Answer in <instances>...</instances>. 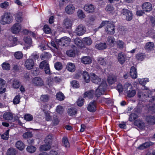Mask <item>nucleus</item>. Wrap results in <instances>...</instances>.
<instances>
[{"instance_id": "7ed1b4c3", "label": "nucleus", "mask_w": 155, "mask_h": 155, "mask_svg": "<svg viewBox=\"0 0 155 155\" xmlns=\"http://www.w3.org/2000/svg\"><path fill=\"white\" fill-rule=\"evenodd\" d=\"M124 89L125 92L127 94L128 97H133L136 94V91L133 89L132 85L129 83L125 84Z\"/></svg>"}, {"instance_id": "7c9ffc66", "label": "nucleus", "mask_w": 155, "mask_h": 155, "mask_svg": "<svg viewBox=\"0 0 155 155\" xmlns=\"http://www.w3.org/2000/svg\"><path fill=\"white\" fill-rule=\"evenodd\" d=\"M3 117L6 120H12L13 118V114L9 112L5 113L3 115Z\"/></svg>"}, {"instance_id": "bb28decb", "label": "nucleus", "mask_w": 155, "mask_h": 155, "mask_svg": "<svg viewBox=\"0 0 155 155\" xmlns=\"http://www.w3.org/2000/svg\"><path fill=\"white\" fill-rule=\"evenodd\" d=\"M95 48L99 50H103L106 49L107 48L106 43L105 42L100 43L96 45L95 46Z\"/></svg>"}, {"instance_id": "052dcab7", "label": "nucleus", "mask_w": 155, "mask_h": 155, "mask_svg": "<svg viewBox=\"0 0 155 155\" xmlns=\"http://www.w3.org/2000/svg\"><path fill=\"white\" fill-rule=\"evenodd\" d=\"M54 67L57 70H60L62 68V65L61 63L57 62L54 64Z\"/></svg>"}, {"instance_id": "20e7f679", "label": "nucleus", "mask_w": 155, "mask_h": 155, "mask_svg": "<svg viewBox=\"0 0 155 155\" xmlns=\"http://www.w3.org/2000/svg\"><path fill=\"white\" fill-rule=\"evenodd\" d=\"M107 87L106 83L105 81L101 82V85L99 86L95 91V95L97 97L103 94Z\"/></svg>"}, {"instance_id": "69168bd1", "label": "nucleus", "mask_w": 155, "mask_h": 155, "mask_svg": "<svg viewBox=\"0 0 155 155\" xmlns=\"http://www.w3.org/2000/svg\"><path fill=\"white\" fill-rule=\"evenodd\" d=\"M59 122V120L57 117V116H54L53 117V118L52 120V123L53 125H57Z\"/></svg>"}, {"instance_id": "bf43d9fd", "label": "nucleus", "mask_w": 155, "mask_h": 155, "mask_svg": "<svg viewBox=\"0 0 155 155\" xmlns=\"http://www.w3.org/2000/svg\"><path fill=\"white\" fill-rule=\"evenodd\" d=\"M25 119L27 121H30L33 119L32 116L30 114H26L24 116Z\"/></svg>"}, {"instance_id": "ea45409f", "label": "nucleus", "mask_w": 155, "mask_h": 155, "mask_svg": "<svg viewBox=\"0 0 155 155\" xmlns=\"http://www.w3.org/2000/svg\"><path fill=\"white\" fill-rule=\"evenodd\" d=\"M77 113L76 109L74 108H72L69 109L68 110V114L71 116H73L75 115Z\"/></svg>"}, {"instance_id": "72a5a7b5", "label": "nucleus", "mask_w": 155, "mask_h": 155, "mask_svg": "<svg viewBox=\"0 0 155 155\" xmlns=\"http://www.w3.org/2000/svg\"><path fill=\"white\" fill-rule=\"evenodd\" d=\"M92 41L91 39L89 37H86L83 39V44L85 46L90 45L92 44Z\"/></svg>"}, {"instance_id": "f704fd0d", "label": "nucleus", "mask_w": 155, "mask_h": 155, "mask_svg": "<svg viewBox=\"0 0 155 155\" xmlns=\"http://www.w3.org/2000/svg\"><path fill=\"white\" fill-rule=\"evenodd\" d=\"M153 143L152 142H146L140 145L138 147L140 150H143L148 147L150 145H153Z\"/></svg>"}, {"instance_id": "864d4df0", "label": "nucleus", "mask_w": 155, "mask_h": 155, "mask_svg": "<svg viewBox=\"0 0 155 155\" xmlns=\"http://www.w3.org/2000/svg\"><path fill=\"white\" fill-rule=\"evenodd\" d=\"M66 54L70 57H74L75 54V51L74 50H70L67 51Z\"/></svg>"}, {"instance_id": "0eeeda50", "label": "nucleus", "mask_w": 155, "mask_h": 155, "mask_svg": "<svg viewBox=\"0 0 155 155\" xmlns=\"http://www.w3.org/2000/svg\"><path fill=\"white\" fill-rule=\"evenodd\" d=\"M84 8L87 13H93L95 11L96 7L92 4H87L84 5Z\"/></svg>"}, {"instance_id": "603ef678", "label": "nucleus", "mask_w": 155, "mask_h": 155, "mask_svg": "<svg viewBox=\"0 0 155 155\" xmlns=\"http://www.w3.org/2000/svg\"><path fill=\"white\" fill-rule=\"evenodd\" d=\"M49 97L48 95H42L40 97V100L43 102H47L48 101Z\"/></svg>"}, {"instance_id": "0e129e2a", "label": "nucleus", "mask_w": 155, "mask_h": 155, "mask_svg": "<svg viewBox=\"0 0 155 155\" xmlns=\"http://www.w3.org/2000/svg\"><path fill=\"white\" fill-rule=\"evenodd\" d=\"M137 117L138 116L136 114L132 113L130 116L129 120L130 121H132L137 119Z\"/></svg>"}, {"instance_id": "412c9836", "label": "nucleus", "mask_w": 155, "mask_h": 155, "mask_svg": "<svg viewBox=\"0 0 155 155\" xmlns=\"http://www.w3.org/2000/svg\"><path fill=\"white\" fill-rule=\"evenodd\" d=\"M154 45L153 42H148L145 45L144 48L148 51H151L154 49Z\"/></svg>"}, {"instance_id": "f03ea898", "label": "nucleus", "mask_w": 155, "mask_h": 155, "mask_svg": "<svg viewBox=\"0 0 155 155\" xmlns=\"http://www.w3.org/2000/svg\"><path fill=\"white\" fill-rule=\"evenodd\" d=\"M12 16L8 12H5L1 17L0 23L3 25L11 23L12 21Z\"/></svg>"}, {"instance_id": "a211bd4d", "label": "nucleus", "mask_w": 155, "mask_h": 155, "mask_svg": "<svg viewBox=\"0 0 155 155\" xmlns=\"http://www.w3.org/2000/svg\"><path fill=\"white\" fill-rule=\"evenodd\" d=\"M117 59L118 61L121 64H123L126 59V56L123 52L119 53L117 56Z\"/></svg>"}, {"instance_id": "5fc2aeb1", "label": "nucleus", "mask_w": 155, "mask_h": 155, "mask_svg": "<svg viewBox=\"0 0 155 155\" xmlns=\"http://www.w3.org/2000/svg\"><path fill=\"white\" fill-rule=\"evenodd\" d=\"M24 42L26 44L31 45L32 43V40L31 38L27 37H25L23 39Z\"/></svg>"}, {"instance_id": "2f4dec72", "label": "nucleus", "mask_w": 155, "mask_h": 155, "mask_svg": "<svg viewBox=\"0 0 155 155\" xmlns=\"http://www.w3.org/2000/svg\"><path fill=\"white\" fill-rule=\"evenodd\" d=\"M16 147L20 150H22L25 147V145L21 141L19 140L15 144Z\"/></svg>"}, {"instance_id": "4468645a", "label": "nucleus", "mask_w": 155, "mask_h": 155, "mask_svg": "<svg viewBox=\"0 0 155 155\" xmlns=\"http://www.w3.org/2000/svg\"><path fill=\"white\" fill-rule=\"evenodd\" d=\"M72 21L71 19L66 18L64 19L63 22V26L66 29H70L71 28Z\"/></svg>"}, {"instance_id": "3c124183", "label": "nucleus", "mask_w": 155, "mask_h": 155, "mask_svg": "<svg viewBox=\"0 0 155 155\" xmlns=\"http://www.w3.org/2000/svg\"><path fill=\"white\" fill-rule=\"evenodd\" d=\"M56 97L58 100L61 101L63 100L64 98V95L62 93L60 92L56 94Z\"/></svg>"}, {"instance_id": "a878e982", "label": "nucleus", "mask_w": 155, "mask_h": 155, "mask_svg": "<svg viewBox=\"0 0 155 155\" xmlns=\"http://www.w3.org/2000/svg\"><path fill=\"white\" fill-rule=\"evenodd\" d=\"M15 19L18 22H21L23 20L22 13L19 12L16 13L15 14Z\"/></svg>"}, {"instance_id": "aec40b11", "label": "nucleus", "mask_w": 155, "mask_h": 155, "mask_svg": "<svg viewBox=\"0 0 155 155\" xmlns=\"http://www.w3.org/2000/svg\"><path fill=\"white\" fill-rule=\"evenodd\" d=\"M74 43L78 47L81 48H85V45L83 44V40L82 41L79 38H76L74 40Z\"/></svg>"}, {"instance_id": "a18cd8bd", "label": "nucleus", "mask_w": 155, "mask_h": 155, "mask_svg": "<svg viewBox=\"0 0 155 155\" xmlns=\"http://www.w3.org/2000/svg\"><path fill=\"white\" fill-rule=\"evenodd\" d=\"M32 134L30 131H27L24 133L22 135L23 138L25 139H26L32 137Z\"/></svg>"}, {"instance_id": "c03bdc74", "label": "nucleus", "mask_w": 155, "mask_h": 155, "mask_svg": "<svg viewBox=\"0 0 155 155\" xmlns=\"http://www.w3.org/2000/svg\"><path fill=\"white\" fill-rule=\"evenodd\" d=\"M16 151L15 149L11 148L8 150L7 155H16Z\"/></svg>"}, {"instance_id": "b1692460", "label": "nucleus", "mask_w": 155, "mask_h": 155, "mask_svg": "<svg viewBox=\"0 0 155 155\" xmlns=\"http://www.w3.org/2000/svg\"><path fill=\"white\" fill-rule=\"evenodd\" d=\"M75 9L74 6L72 5H69L66 7L65 11L68 14H71L74 11Z\"/></svg>"}, {"instance_id": "6e6552de", "label": "nucleus", "mask_w": 155, "mask_h": 155, "mask_svg": "<svg viewBox=\"0 0 155 155\" xmlns=\"http://www.w3.org/2000/svg\"><path fill=\"white\" fill-rule=\"evenodd\" d=\"M97 102L96 100L93 101L88 104L87 109L90 112H94L96 110Z\"/></svg>"}, {"instance_id": "f257e3e1", "label": "nucleus", "mask_w": 155, "mask_h": 155, "mask_svg": "<svg viewBox=\"0 0 155 155\" xmlns=\"http://www.w3.org/2000/svg\"><path fill=\"white\" fill-rule=\"evenodd\" d=\"M150 93V91H148V88H147L146 90L143 89L142 90H139L137 95L139 98L142 99H145L151 96V99L149 100V102L152 103L155 101V96H152Z\"/></svg>"}, {"instance_id": "774afa93", "label": "nucleus", "mask_w": 155, "mask_h": 155, "mask_svg": "<svg viewBox=\"0 0 155 155\" xmlns=\"http://www.w3.org/2000/svg\"><path fill=\"white\" fill-rule=\"evenodd\" d=\"M43 31L46 34H49L51 32V28L47 25H45L43 28Z\"/></svg>"}, {"instance_id": "a19ab883", "label": "nucleus", "mask_w": 155, "mask_h": 155, "mask_svg": "<svg viewBox=\"0 0 155 155\" xmlns=\"http://www.w3.org/2000/svg\"><path fill=\"white\" fill-rule=\"evenodd\" d=\"M36 147L34 146L31 145L28 146L26 148L27 151L30 153H34L36 151Z\"/></svg>"}, {"instance_id": "2eb2a0df", "label": "nucleus", "mask_w": 155, "mask_h": 155, "mask_svg": "<svg viewBox=\"0 0 155 155\" xmlns=\"http://www.w3.org/2000/svg\"><path fill=\"white\" fill-rule=\"evenodd\" d=\"M21 29V25L19 23H16L12 27V31L14 34L19 33Z\"/></svg>"}, {"instance_id": "4c0bfd02", "label": "nucleus", "mask_w": 155, "mask_h": 155, "mask_svg": "<svg viewBox=\"0 0 155 155\" xmlns=\"http://www.w3.org/2000/svg\"><path fill=\"white\" fill-rule=\"evenodd\" d=\"M83 78L85 82L88 83L90 80V74L89 75L87 71H84L83 73Z\"/></svg>"}, {"instance_id": "49530a36", "label": "nucleus", "mask_w": 155, "mask_h": 155, "mask_svg": "<svg viewBox=\"0 0 155 155\" xmlns=\"http://www.w3.org/2000/svg\"><path fill=\"white\" fill-rule=\"evenodd\" d=\"M62 142L64 146L65 147H69V143L67 137H64L63 138Z\"/></svg>"}, {"instance_id": "4be33fe9", "label": "nucleus", "mask_w": 155, "mask_h": 155, "mask_svg": "<svg viewBox=\"0 0 155 155\" xmlns=\"http://www.w3.org/2000/svg\"><path fill=\"white\" fill-rule=\"evenodd\" d=\"M130 74L133 79H136L137 78V69L134 66H132L130 69Z\"/></svg>"}, {"instance_id": "e433bc0d", "label": "nucleus", "mask_w": 155, "mask_h": 155, "mask_svg": "<svg viewBox=\"0 0 155 155\" xmlns=\"http://www.w3.org/2000/svg\"><path fill=\"white\" fill-rule=\"evenodd\" d=\"M145 56L146 55L144 53H139L136 54L135 57L137 60L142 61L144 59Z\"/></svg>"}, {"instance_id": "37998d69", "label": "nucleus", "mask_w": 155, "mask_h": 155, "mask_svg": "<svg viewBox=\"0 0 155 155\" xmlns=\"http://www.w3.org/2000/svg\"><path fill=\"white\" fill-rule=\"evenodd\" d=\"M114 10V8L110 5H107L105 8L106 11L109 13H113Z\"/></svg>"}, {"instance_id": "338daca9", "label": "nucleus", "mask_w": 155, "mask_h": 155, "mask_svg": "<svg viewBox=\"0 0 155 155\" xmlns=\"http://www.w3.org/2000/svg\"><path fill=\"white\" fill-rule=\"evenodd\" d=\"M84 100L82 97H80L79 98L77 101V104L78 106H82L84 104Z\"/></svg>"}, {"instance_id": "8fccbe9b", "label": "nucleus", "mask_w": 155, "mask_h": 155, "mask_svg": "<svg viewBox=\"0 0 155 155\" xmlns=\"http://www.w3.org/2000/svg\"><path fill=\"white\" fill-rule=\"evenodd\" d=\"M9 40L12 43V45H10V46H14L15 45V43L18 41L17 38L16 37H10L9 38Z\"/></svg>"}, {"instance_id": "9d476101", "label": "nucleus", "mask_w": 155, "mask_h": 155, "mask_svg": "<svg viewBox=\"0 0 155 155\" xmlns=\"http://www.w3.org/2000/svg\"><path fill=\"white\" fill-rule=\"evenodd\" d=\"M85 28L82 25H79L75 30V33L78 36L83 35L85 32Z\"/></svg>"}, {"instance_id": "c9c22d12", "label": "nucleus", "mask_w": 155, "mask_h": 155, "mask_svg": "<svg viewBox=\"0 0 155 155\" xmlns=\"http://www.w3.org/2000/svg\"><path fill=\"white\" fill-rule=\"evenodd\" d=\"M67 68L69 71L71 72L74 71L75 69V66L74 64L71 63H70L67 64Z\"/></svg>"}, {"instance_id": "680f3d73", "label": "nucleus", "mask_w": 155, "mask_h": 155, "mask_svg": "<svg viewBox=\"0 0 155 155\" xmlns=\"http://www.w3.org/2000/svg\"><path fill=\"white\" fill-rule=\"evenodd\" d=\"M134 124L135 125L138 127H142L144 125L143 123H142L140 120H137L134 122Z\"/></svg>"}, {"instance_id": "393cba45", "label": "nucleus", "mask_w": 155, "mask_h": 155, "mask_svg": "<svg viewBox=\"0 0 155 155\" xmlns=\"http://www.w3.org/2000/svg\"><path fill=\"white\" fill-rule=\"evenodd\" d=\"M6 81L2 78H0V93L2 94L5 92L6 88H3L5 84Z\"/></svg>"}, {"instance_id": "de8ad7c7", "label": "nucleus", "mask_w": 155, "mask_h": 155, "mask_svg": "<svg viewBox=\"0 0 155 155\" xmlns=\"http://www.w3.org/2000/svg\"><path fill=\"white\" fill-rule=\"evenodd\" d=\"M52 139V136L51 135H48L46 137L45 140V143L51 145Z\"/></svg>"}, {"instance_id": "c85d7f7f", "label": "nucleus", "mask_w": 155, "mask_h": 155, "mask_svg": "<svg viewBox=\"0 0 155 155\" xmlns=\"http://www.w3.org/2000/svg\"><path fill=\"white\" fill-rule=\"evenodd\" d=\"M81 61V62L84 64H89L92 62V60L89 56L83 57Z\"/></svg>"}, {"instance_id": "ddd939ff", "label": "nucleus", "mask_w": 155, "mask_h": 155, "mask_svg": "<svg viewBox=\"0 0 155 155\" xmlns=\"http://www.w3.org/2000/svg\"><path fill=\"white\" fill-rule=\"evenodd\" d=\"M90 80L93 83L96 84H99L101 82V78L94 73H90Z\"/></svg>"}, {"instance_id": "cd10ccee", "label": "nucleus", "mask_w": 155, "mask_h": 155, "mask_svg": "<svg viewBox=\"0 0 155 155\" xmlns=\"http://www.w3.org/2000/svg\"><path fill=\"white\" fill-rule=\"evenodd\" d=\"M117 47L120 49H123L125 48L126 44L125 43L121 40H117L116 42Z\"/></svg>"}, {"instance_id": "13d9d810", "label": "nucleus", "mask_w": 155, "mask_h": 155, "mask_svg": "<svg viewBox=\"0 0 155 155\" xmlns=\"http://www.w3.org/2000/svg\"><path fill=\"white\" fill-rule=\"evenodd\" d=\"M2 67L3 69L8 70L10 68V65L7 63L4 62L2 64Z\"/></svg>"}, {"instance_id": "e2e57ef3", "label": "nucleus", "mask_w": 155, "mask_h": 155, "mask_svg": "<svg viewBox=\"0 0 155 155\" xmlns=\"http://www.w3.org/2000/svg\"><path fill=\"white\" fill-rule=\"evenodd\" d=\"M71 84L72 86L75 88H78L79 87L78 82L76 80L72 81Z\"/></svg>"}, {"instance_id": "5701e85b", "label": "nucleus", "mask_w": 155, "mask_h": 155, "mask_svg": "<svg viewBox=\"0 0 155 155\" xmlns=\"http://www.w3.org/2000/svg\"><path fill=\"white\" fill-rule=\"evenodd\" d=\"M146 121L149 124L153 125L155 124V117L153 116H148L146 117Z\"/></svg>"}, {"instance_id": "09e8293b", "label": "nucleus", "mask_w": 155, "mask_h": 155, "mask_svg": "<svg viewBox=\"0 0 155 155\" xmlns=\"http://www.w3.org/2000/svg\"><path fill=\"white\" fill-rule=\"evenodd\" d=\"M14 55L16 59H20L22 58L23 54L21 51H17L15 53Z\"/></svg>"}, {"instance_id": "6e6d98bb", "label": "nucleus", "mask_w": 155, "mask_h": 155, "mask_svg": "<svg viewBox=\"0 0 155 155\" xmlns=\"http://www.w3.org/2000/svg\"><path fill=\"white\" fill-rule=\"evenodd\" d=\"M97 62L98 64L102 65L105 66L106 64V60L102 58H99Z\"/></svg>"}, {"instance_id": "1a4fd4ad", "label": "nucleus", "mask_w": 155, "mask_h": 155, "mask_svg": "<svg viewBox=\"0 0 155 155\" xmlns=\"http://www.w3.org/2000/svg\"><path fill=\"white\" fill-rule=\"evenodd\" d=\"M70 41L71 39L69 38L65 37L61 38L58 41H57L56 42H58V45L64 46L69 44Z\"/></svg>"}, {"instance_id": "6ab92c4d", "label": "nucleus", "mask_w": 155, "mask_h": 155, "mask_svg": "<svg viewBox=\"0 0 155 155\" xmlns=\"http://www.w3.org/2000/svg\"><path fill=\"white\" fill-rule=\"evenodd\" d=\"M115 40L114 37L109 36L107 38L106 43L109 46L113 47L115 44Z\"/></svg>"}, {"instance_id": "f3484780", "label": "nucleus", "mask_w": 155, "mask_h": 155, "mask_svg": "<svg viewBox=\"0 0 155 155\" xmlns=\"http://www.w3.org/2000/svg\"><path fill=\"white\" fill-rule=\"evenodd\" d=\"M32 82L35 85L42 86L44 85V82L42 79L39 77H36L32 80Z\"/></svg>"}, {"instance_id": "473e14b6", "label": "nucleus", "mask_w": 155, "mask_h": 155, "mask_svg": "<svg viewBox=\"0 0 155 155\" xmlns=\"http://www.w3.org/2000/svg\"><path fill=\"white\" fill-rule=\"evenodd\" d=\"M94 91V90H91L86 92L84 94V97H87L89 98H91L93 97Z\"/></svg>"}, {"instance_id": "4d7b16f0", "label": "nucleus", "mask_w": 155, "mask_h": 155, "mask_svg": "<svg viewBox=\"0 0 155 155\" xmlns=\"http://www.w3.org/2000/svg\"><path fill=\"white\" fill-rule=\"evenodd\" d=\"M77 15L78 17L80 18H84L85 17V15L84 12L81 10H79L77 12Z\"/></svg>"}, {"instance_id": "f8f14e48", "label": "nucleus", "mask_w": 155, "mask_h": 155, "mask_svg": "<svg viewBox=\"0 0 155 155\" xmlns=\"http://www.w3.org/2000/svg\"><path fill=\"white\" fill-rule=\"evenodd\" d=\"M105 31L106 32H107V34L109 35H113L115 33L114 25L109 22L105 28Z\"/></svg>"}, {"instance_id": "c756f323", "label": "nucleus", "mask_w": 155, "mask_h": 155, "mask_svg": "<svg viewBox=\"0 0 155 155\" xmlns=\"http://www.w3.org/2000/svg\"><path fill=\"white\" fill-rule=\"evenodd\" d=\"M51 144L45 143V144L41 145L40 147V150L41 151H47L51 148Z\"/></svg>"}, {"instance_id": "58836bf2", "label": "nucleus", "mask_w": 155, "mask_h": 155, "mask_svg": "<svg viewBox=\"0 0 155 155\" xmlns=\"http://www.w3.org/2000/svg\"><path fill=\"white\" fill-rule=\"evenodd\" d=\"M21 83L19 81L16 79H14L12 84V86L14 88L17 89L20 85Z\"/></svg>"}, {"instance_id": "423d86ee", "label": "nucleus", "mask_w": 155, "mask_h": 155, "mask_svg": "<svg viewBox=\"0 0 155 155\" xmlns=\"http://www.w3.org/2000/svg\"><path fill=\"white\" fill-rule=\"evenodd\" d=\"M121 13L126 17V19L130 21L132 19L133 15L131 12L128 9L124 8L122 9Z\"/></svg>"}, {"instance_id": "79ce46f5", "label": "nucleus", "mask_w": 155, "mask_h": 155, "mask_svg": "<svg viewBox=\"0 0 155 155\" xmlns=\"http://www.w3.org/2000/svg\"><path fill=\"white\" fill-rule=\"evenodd\" d=\"M117 78L115 76H109L107 79L108 83L111 84L115 82Z\"/></svg>"}, {"instance_id": "9b49d317", "label": "nucleus", "mask_w": 155, "mask_h": 155, "mask_svg": "<svg viewBox=\"0 0 155 155\" xmlns=\"http://www.w3.org/2000/svg\"><path fill=\"white\" fill-rule=\"evenodd\" d=\"M35 65L34 60L31 58L26 60L25 63V66L28 70H30L33 69Z\"/></svg>"}, {"instance_id": "dca6fc26", "label": "nucleus", "mask_w": 155, "mask_h": 155, "mask_svg": "<svg viewBox=\"0 0 155 155\" xmlns=\"http://www.w3.org/2000/svg\"><path fill=\"white\" fill-rule=\"evenodd\" d=\"M143 11L146 12H150L152 9V5L149 2H146L143 3L142 6Z\"/></svg>"}, {"instance_id": "39448f33", "label": "nucleus", "mask_w": 155, "mask_h": 155, "mask_svg": "<svg viewBox=\"0 0 155 155\" xmlns=\"http://www.w3.org/2000/svg\"><path fill=\"white\" fill-rule=\"evenodd\" d=\"M40 69L44 68V71L46 74H50L51 73L48 61L45 60L41 62L39 65Z\"/></svg>"}]
</instances>
